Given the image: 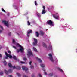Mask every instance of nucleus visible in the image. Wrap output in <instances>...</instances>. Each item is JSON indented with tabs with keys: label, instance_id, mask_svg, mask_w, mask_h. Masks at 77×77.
Segmentation results:
<instances>
[{
	"label": "nucleus",
	"instance_id": "58836bf2",
	"mask_svg": "<svg viewBox=\"0 0 77 77\" xmlns=\"http://www.w3.org/2000/svg\"><path fill=\"white\" fill-rule=\"evenodd\" d=\"M0 28L2 29V30H3V27L2 26L0 25Z\"/></svg>",
	"mask_w": 77,
	"mask_h": 77
},
{
	"label": "nucleus",
	"instance_id": "a211bd4d",
	"mask_svg": "<svg viewBox=\"0 0 77 77\" xmlns=\"http://www.w3.org/2000/svg\"><path fill=\"white\" fill-rule=\"evenodd\" d=\"M42 44L44 47H45V48H47V45L45 44V43H43Z\"/></svg>",
	"mask_w": 77,
	"mask_h": 77
},
{
	"label": "nucleus",
	"instance_id": "20e7f679",
	"mask_svg": "<svg viewBox=\"0 0 77 77\" xmlns=\"http://www.w3.org/2000/svg\"><path fill=\"white\" fill-rule=\"evenodd\" d=\"M2 23L4 24L5 25L7 26L8 27H9V23H8V22L6 21L5 20H3L2 21Z\"/></svg>",
	"mask_w": 77,
	"mask_h": 77
},
{
	"label": "nucleus",
	"instance_id": "f3484780",
	"mask_svg": "<svg viewBox=\"0 0 77 77\" xmlns=\"http://www.w3.org/2000/svg\"><path fill=\"white\" fill-rule=\"evenodd\" d=\"M8 73H12V70L11 69H10L8 70Z\"/></svg>",
	"mask_w": 77,
	"mask_h": 77
},
{
	"label": "nucleus",
	"instance_id": "5701e85b",
	"mask_svg": "<svg viewBox=\"0 0 77 77\" xmlns=\"http://www.w3.org/2000/svg\"><path fill=\"white\" fill-rule=\"evenodd\" d=\"M40 66L41 67H42V68H44V67H45V65L44 64H40Z\"/></svg>",
	"mask_w": 77,
	"mask_h": 77
},
{
	"label": "nucleus",
	"instance_id": "c03bdc74",
	"mask_svg": "<svg viewBox=\"0 0 77 77\" xmlns=\"http://www.w3.org/2000/svg\"><path fill=\"white\" fill-rule=\"evenodd\" d=\"M44 74L45 75H47V73L46 72H44Z\"/></svg>",
	"mask_w": 77,
	"mask_h": 77
},
{
	"label": "nucleus",
	"instance_id": "dca6fc26",
	"mask_svg": "<svg viewBox=\"0 0 77 77\" xmlns=\"http://www.w3.org/2000/svg\"><path fill=\"white\" fill-rule=\"evenodd\" d=\"M4 72H5V74H7V75H8V74H9V72H8V71L6 70H5Z\"/></svg>",
	"mask_w": 77,
	"mask_h": 77
},
{
	"label": "nucleus",
	"instance_id": "de8ad7c7",
	"mask_svg": "<svg viewBox=\"0 0 77 77\" xmlns=\"http://www.w3.org/2000/svg\"><path fill=\"white\" fill-rule=\"evenodd\" d=\"M2 57V54H0V57Z\"/></svg>",
	"mask_w": 77,
	"mask_h": 77
},
{
	"label": "nucleus",
	"instance_id": "39448f33",
	"mask_svg": "<svg viewBox=\"0 0 77 77\" xmlns=\"http://www.w3.org/2000/svg\"><path fill=\"white\" fill-rule=\"evenodd\" d=\"M5 54L8 57H9L10 59H12V55H11L10 54H8L6 52H5Z\"/></svg>",
	"mask_w": 77,
	"mask_h": 77
},
{
	"label": "nucleus",
	"instance_id": "c9c22d12",
	"mask_svg": "<svg viewBox=\"0 0 77 77\" xmlns=\"http://www.w3.org/2000/svg\"><path fill=\"white\" fill-rule=\"evenodd\" d=\"M2 11H3V12H6V11H5V10L3 8L2 9Z\"/></svg>",
	"mask_w": 77,
	"mask_h": 77
},
{
	"label": "nucleus",
	"instance_id": "3c124183",
	"mask_svg": "<svg viewBox=\"0 0 77 77\" xmlns=\"http://www.w3.org/2000/svg\"><path fill=\"white\" fill-rule=\"evenodd\" d=\"M2 48V47L1 46V45H0V50L1 49V48Z\"/></svg>",
	"mask_w": 77,
	"mask_h": 77
},
{
	"label": "nucleus",
	"instance_id": "f03ea898",
	"mask_svg": "<svg viewBox=\"0 0 77 77\" xmlns=\"http://www.w3.org/2000/svg\"><path fill=\"white\" fill-rule=\"evenodd\" d=\"M47 23L48 24V25H50V26H53L54 25L53 24V22H52L51 20H49L47 21Z\"/></svg>",
	"mask_w": 77,
	"mask_h": 77
},
{
	"label": "nucleus",
	"instance_id": "4c0bfd02",
	"mask_svg": "<svg viewBox=\"0 0 77 77\" xmlns=\"http://www.w3.org/2000/svg\"><path fill=\"white\" fill-rule=\"evenodd\" d=\"M38 75L39 76V77H42V75H41L40 73Z\"/></svg>",
	"mask_w": 77,
	"mask_h": 77
},
{
	"label": "nucleus",
	"instance_id": "5fc2aeb1",
	"mask_svg": "<svg viewBox=\"0 0 77 77\" xmlns=\"http://www.w3.org/2000/svg\"><path fill=\"white\" fill-rule=\"evenodd\" d=\"M54 77H57V76H55Z\"/></svg>",
	"mask_w": 77,
	"mask_h": 77
},
{
	"label": "nucleus",
	"instance_id": "6e6d98bb",
	"mask_svg": "<svg viewBox=\"0 0 77 77\" xmlns=\"http://www.w3.org/2000/svg\"><path fill=\"white\" fill-rule=\"evenodd\" d=\"M29 57H30V56H29V57H28V58H29Z\"/></svg>",
	"mask_w": 77,
	"mask_h": 77
},
{
	"label": "nucleus",
	"instance_id": "864d4df0",
	"mask_svg": "<svg viewBox=\"0 0 77 77\" xmlns=\"http://www.w3.org/2000/svg\"><path fill=\"white\" fill-rule=\"evenodd\" d=\"M42 70H43V71H45V70L44 69H43Z\"/></svg>",
	"mask_w": 77,
	"mask_h": 77
},
{
	"label": "nucleus",
	"instance_id": "f8f14e48",
	"mask_svg": "<svg viewBox=\"0 0 77 77\" xmlns=\"http://www.w3.org/2000/svg\"><path fill=\"white\" fill-rule=\"evenodd\" d=\"M35 33L36 37H39V32H36Z\"/></svg>",
	"mask_w": 77,
	"mask_h": 77
},
{
	"label": "nucleus",
	"instance_id": "b1692460",
	"mask_svg": "<svg viewBox=\"0 0 77 77\" xmlns=\"http://www.w3.org/2000/svg\"><path fill=\"white\" fill-rule=\"evenodd\" d=\"M37 15L38 17H41V15H40V14L39 13H37Z\"/></svg>",
	"mask_w": 77,
	"mask_h": 77
},
{
	"label": "nucleus",
	"instance_id": "0eeeda50",
	"mask_svg": "<svg viewBox=\"0 0 77 77\" xmlns=\"http://www.w3.org/2000/svg\"><path fill=\"white\" fill-rule=\"evenodd\" d=\"M22 68L23 70L25 71L26 72H27V71L28 70V68L25 66H23Z\"/></svg>",
	"mask_w": 77,
	"mask_h": 77
},
{
	"label": "nucleus",
	"instance_id": "ea45409f",
	"mask_svg": "<svg viewBox=\"0 0 77 77\" xmlns=\"http://www.w3.org/2000/svg\"><path fill=\"white\" fill-rule=\"evenodd\" d=\"M13 48H14L15 49H17V47L14 46H13Z\"/></svg>",
	"mask_w": 77,
	"mask_h": 77
},
{
	"label": "nucleus",
	"instance_id": "c85d7f7f",
	"mask_svg": "<svg viewBox=\"0 0 77 77\" xmlns=\"http://www.w3.org/2000/svg\"><path fill=\"white\" fill-rule=\"evenodd\" d=\"M34 3L36 6H37L38 5V4H37V2H36V1H35Z\"/></svg>",
	"mask_w": 77,
	"mask_h": 77
},
{
	"label": "nucleus",
	"instance_id": "e433bc0d",
	"mask_svg": "<svg viewBox=\"0 0 77 77\" xmlns=\"http://www.w3.org/2000/svg\"><path fill=\"white\" fill-rule=\"evenodd\" d=\"M20 63L22 64H23L24 63H25L24 62H23V61H21Z\"/></svg>",
	"mask_w": 77,
	"mask_h": 77
},
{
	"label": "nucleus",
	"instance_id": "72a5a7b5",
	"mask_svg": "<svg viewBox=\"0 0 77 77\" xmlns=\"http://www.w3.org/2000/svg\"><path fill=\"white\" fill-rule=\"evenodd\" d=\"M27 58L26 57H24L23 58V60H25V61H26V60H27Z\"/></svg>",
	"mask_w": 77,
	"mask_h": 77
},
{
	"label": "nucleus",
	"instance_id": "8fccbe9b",
	"mask_svg": "<svg viewBox=\"0 0 77 77\" xmlns=\"http://www.w3.org/2000/svg\"><path fill=\"white\" fill-rule=\"evenodd\" d=\"M23 77H27V76H26V75H24L23 76Z\"/></svg>",
	"mask_w": 77,
	"mask_h": 77
},
{
	"label": "nucleus",
	"instance_id": "4d7b16f0",
	"mask_svg": "<svg viewBox=\"0 0 77 77\" xmlns=\"http://www.w3.org/2000/svg\"><path fill=\"white\" fill-rule=\"evenodd\" d=\"M46 31L47 30H46Z\"/></svg>",
	"mask_w": 77,
	"mask_h": 77
},
{
	"label": "nucleus",
	"instance_id": "f704fd0d",
	"mask_svg": "<svg viewBox=\"0 0 77 77\" xmlns=\"http://www.w3.org/2000/svg\"><path fill=\"white\" fill-rule=\"evenodd\" d=\"M15 40H14V39H13L12 43H13V44H15Z\"/></svg>",
	"mask_w": 77,
	"mask_h": 77
},
{
	"label": "nucleus",
	"instance_id": "37998d69",
	"mask_svg": "<svg viewBox=\"0 0 77 77\" xmlns=\"http://www.w3.org/2000/svg\"><path fill=\"white\" fill-rule=\"evenodd\" d=\"M8 53H9V54H11V52L10 51H8Z\"/></svg>",
	"mask_w": 77,
	"mask_h": 77
},
{
	"label": "nucleus",
	"instance_id": "4468645a",
	"mask_svg": "<svg viewBox=\"0 0 77 77\" xmlns=\"http://www.w3.org/2000/svg\"><path fill=\"white\" fill-rule=\"evenodd\" d=\"M57 69L58 70H59V71H60V72H63V70L61 69L60 68L58 67Z\"/></svg>",
	"mask_w": 77,
	"mask_h": 77
},
{
	"label": "nucleus",
	"instance_id": "79ce46f5",
	"mask_svg": "<svg viewBox=\"0 0 77 77\" xmlns=\"http://www.w3.org/2000/svg\"><path fill=\"white\" fill-rule=\"evenodd\" d=\"M11 32H9V33H8V35L9 36H11Z\"/></svg>",
	"mask_w": 77,
	"mask_h": 77
},
{
	"label": "nucleus",
	"instance_id": "49530a36",
	"mask_svg": "<svg viewBox=\"0 0 77 77\" xmlns=\"http://www.w3.org/2000/svg\"><path fill=\"white\" fill-rule=\"evenodd\" d=\"M5 59H8V57H5V58H4V59H5Z\"/></svg>",
	"mask_w": 77,
	"mask_h": 77
},
{
	"label": "nucleus",
	"instance_id": "bb28decb",
	"mask_svg": "<svg viewBox=\"0 0 77 77\" xmlns=\"http://www.w3.org/2000/svg\"><path fill=\"white\" fill-rule=\"evenodd\" d=\"M3 63L4 65H6V64H7V63L6 62V61H4Z\"/></svg>",
	"mask_w": 77,
	"mask_h": 77
},
{
	"label": "nucleus",
	"instance_id": "473e14b6",
	"mask_svg": "<svg viewBox=\"0 0 77 77\" xmlns=\"http://www.w3.org/2000/svg\"><path fill=\"white\" fill-rule=\"evenodd\" d=\"M27 36L29 37V36H30V33L29 32H28L27 33Z\"/></svg>",
	"mask_w": 77,
	"mask_h": 77
},
{
	"label": "nucleus",
	"instance_id": "ddd939ff",
	"mask_svg": "<svg viewBox=\"0 0 77 77\" xmlns=\"http://www.w3.org/2000/svg\"><path fill=\"white\" fill-rule=\"evenodd\" d=\"M16 69L18 70H20V69H21V67L20 66H18L16 67Z\"/></svg>",
	"mask_w": 77,
	"mask_h": 77
},
{
	"label": "nucleus",
	"instance_id": "2eb2a0df",
	"mask_svg": "<svg viewBox=\"0 0 77 77\" xmlns=\"http://www.w3.org/2000/svg\"><path fill=\"white\" fill-rule=\"evenodd\" d=\"M46 13V11H45V10H43L42 11V14H45Z\"/></svg>",
	"mask_w": 77,
	"mask_h": 77
},
{
	"label": "nucleus",
	"instance_id": "c756f323",
	"mask_svg": "<svg viewBox=\"0 0 77 77\" xmlns=\"http://www.w3.org/2000/svg\"><path fill=\"white\" fill-rule=\"evenodd\" d=\"M32 30H30L29 32H28V33H32Z\"/></svg>",
	"mask_w": 77,
	"mask_h": 77
},
{
	"label": "nucleus",
	"instance_id": "aec40b11",
	"mask_svg": "<svg viewBox=\"0 0 77 77\" xmlns=\"http://www.w3.org/2000/svg\"><path fill=\"white\" fill-rule=\"evenodd\" d=\"M53 75V73H50L49 74H48V76L49 77H52Z\"/></svg>",
	"mask_w": 77,
	"mask_h": 77
},
{
	"label": "nucleus",
	"instance_id": "603ef678",
	"mask_svg": "<svg viewBox=\"0 0 77 77\" xmlns=\"http://www.w3.org/2000/svg\"><path fill=\"white\" fill-rule=\"evenodd\" d=\"M2 32V30H0V33H1Z\"/></svg>",
	"mask_w": 77,
	"mask_h": 77
},
{
	"label": "nucleus",
	"instance_id": "6e6552de",
	"mask_svg": "<svg viewBox=\"0 0 77 77\" xmlns=\"http://www.w3.org/2000/svg\"><path fill=\"white\" fill-rule=\"evenodd\" d=\"M28 54H27L29 56H33V53L32 52V51H28Z\"/></svg>",
	"mask_w": 77,
	"mask_h": 77
},
{
	"label": "nucleus",
	"instance_id": "a19ab883",
	"mask_svg": "<svg viewBox=\"0 0 77 77\" xmlns=\"http://www.w3.org/2000/svg\"><path fill=\"white\" fill-rule=\"evenodd\" d=\"M43 10H45V7L44 6H43Z\"/></svg>",
	"mask_w": 77,
	"mask_h": 77
},
{
	"label": "nucleus",
	"instance_id": "412c9836",
	"mask_svg": "<svg viewBox=\"0 0 77 77\" xmlns=\"http://www.w3.org/2000/svg\"><path fill=\"white\" fill-rule=\"evenodd\" d=\"M33 49L34 50V51H35L36 52H38V51L37 50V49H36V48H35L33 47Z\"/></svg>",
	"mask_w": 77,
	"mask_h": 77
},
{
	"label": "nucleus",
	"instance_id": "423d86ee",
	"mask_svg": "<svg viewBox=\"0 0 77 77\" xmlns=\"http://www.w3.org/2000/svg\"><path fill=\"white\" fill-rule=\"evenodd\" d=\"M34 40L35 42H33V45L34 46H35L36 45H37V43L38 42V40H37V39H34Z\"/></svg>",
	"mask_w": 77,
	"mask_h": 77
},
{
	"label": "nucleus",
	"instance_id": "4be33fe9",
	"mask_svg": "<svg viewBox=\"0 0 77 77\" xmlns=\"http://www.w3.org/2000/svg\"><path fill=\"white\" fill-rule=\"evenodd\" d=\"M28 26H30V22L29 21H27Z\"/></svg>",
	"mask_w": 77,
	"mask_h": 77
},
{
	"label": "nucleus",
	"instance_id": "1a4fd4ad",
	"mask_svg": "<svg viewBox=\"0 0 77 77\" xmlns=\"http://www.w3.org/2000/svg\"><path fill=\"white\" fill-rule=\"evenodd\" d=\"M8 65L9 67H10V68H12L13 67V69H15L16 68V67H15V66H14L13 67L12 64H11V63H8Z\"/></svg>",
	"mask_w": 77,
	"mask_h": 77
},
{
	"label": "nucleus",
	"instance_id": "7c9ffc66",
	"mask_svg": "<svg viewBox=\"0 0 77 77\" xmlns=\"http://www.w3.org/2000/svg\"><path fill=\"white\" fill-rule=\"evenodd\" d=\"M0 75H3V72H0Z\"/></svg>",
	"mask_w": 77,
	"mask_h": 77
},
{
	"label": "nucleus",
	"instance_id": "2f4dec72",
	"mask_svg": "<svg viewBox=\"0 0 77 77\" xmlns=\"http://www.w3.org/2000/svg\"><path fill=\"white\" fill-rule=\"evenodd\" d=\"M30 68L31 69H33L34 68V67L32 65H31L30 66Z\"/></svg>",
	"mask_w": 77,
	"mask_h": 77
},
{
	"label": "nucleus",
	"instance_id": "6ab92c4d",
	"mask_svg": "<svg viewBox=\"0 0 77 77\" xmlns=\"http://www.w3.org/2000/svg\"><path fill=\"white\" fill-rule=\"evenodd\" d=\"M54 17L56 19H58V18H59V17L58 16L55 15H54Z\"/></svg>",
	"mask_w": 77,
	"mask_h": 77
},
{
	"label": "nucleus",
	"instance_id": "393cba45",
	"mask_svg": "<svg viewBox=\"0 0 77 77\" xmlns=\"http://www.w3.org/2000/svg\"><path fill=\"white\" fill-rule=\"evenodd\" d=\"M49 50H51L52 49V46L51 45H50L49 46Z\"/></svg>",
	"mask_w": 77,
	"mask_h": 77
},
{
	"label": "nucleus",
	"instance_id": "cd10ccee",
	"mask_svg": "<svg viewBox=\"0 0 77 77\" xmlns=\"http://www.w3.org/2000/svg\"><path fill=\"white\" fill-rule=\"evenodd\" d=\"M17 75L18 76V77H21V74L18 73H17Z\"/></svg>",
	"mask_w": 77,
	"mask_h": 77
},
{
	"label": "nucleus",
	"instance_id": "9d476101",
	"mask_svg": "<svg viewBox=\"0 0 77 77\" xmlns=\"http://www.w3.org/2000/svg\"><path fill=\"white\" fill-rule=\"evenodd\" d=\"M40 33L41 36H44V32H43V31H40Z\"/></svg>",
	"mask_w": 77,
	"mask_h": 77
},
{
	"label": "nucleus",
	"instance_id": "09e8293b",
	"mask_svg": "<svg viewBox=\"0 0 77 77\" xmlns=\"http://www.w3.org/2000/svg\"><path fill=\"white\" fill-rule=\"evenodd\" d=\"M32 77H35V75H32Z\"/></svg>",
	"mask_w": 77,
	"mask_h": 77
},
{
	"label": "nucleus",
	"instance_id": "7ed1b4c3",
	"mask_svg": "<svg viewBox=\"0 0 77 77\" xmlns=\"http://www.w3.org/2000/svg\"><path fill=\"white\" fill-rule=\"evenodd\" d=\"M48 56L49 57V59H50V60L51 61V62H54V60H53V56L51 54H48Z\"/></svg>",
	"mask_w": 77,
	"mask_h": 77
},
{
	"label": "nucleus",
	"instance_id": "a18cd8bd",
	"mask_svg": "<svg viewBox=\"0 0 77 77\" xmlns=\"http://www.w3.org/2000/svg\"><path fill=\"white\" fill-rule=\"evenodd\" d=\"M29 65H31V64H32V61H30L29 63Z\"/></svg>",
	"mask_w": 77,
	"mask_h": 77
},
{
	"label": "nucleus",
	"instance_id": "9b49d317",
	"mask_svg": "<svg viewBox=\"0 0 77 77\" xmlns=\"http://www.w3.org/2000/svg\"><path fill=\"white\" fill-rule=\"evenodd\" d=\"M36 59H37V60H38L39 61V62L40 63H41V62H42V60H41L40 58H38L37 57H36Z\"/></svg>",
	"mask_w": 77,
	"mask_h": 77
},
{
	"label": "nucleus",
	"instance_id": "a878e982",
	"mask_svg": "<svg viewBox=\"0 0 77 77\" xmlns=\"http://www.w3.org/2000/svg\"><path fill=\"white\" fill-rule=\"evenodd\" d=\"M13 58L14 59V60H17V57H16V56H13Z\"/></svg>",
	"mask_w": 77,
	"mask_h": 77
},
{
	"label": "nucleus",
	"instance_id": "f257e3e1",
	"mask_svg": "<svg viewBox=\"0 0 77 77\" xmlns=\"http://www.w3.org/2000/svg\"><path fill=\"white\" fill-rule=\"evenodd\" d=\"M19 45V47H20V48H21L20 49H17V53H19L20 51L21 53H23V50H24V48L21 46L19 45V44H18Z\"/></svg>",
	"mask_w": 77,
	"mask_h": 77
}]
</instances>
